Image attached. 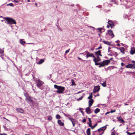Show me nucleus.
I'll list each match as a JSON object with an SVG mask.
<instances>
[{"label":"nucleus","instance_id":"nucleus-1","mask_svg":"<svg viewBox=\"0 0 135 135\" xmlns=\"http://www.w3.org/2000/svg\"><path fill=\"white\" fill-rule=\"evenodd\" d=\"M100 60H94V61L95 63V65H99V67H101L107 65L110 62V61L109 60H104L102 62H98Z\"/></svg>","mask_w":135,"mask_h":135},{"label":"nucleus","instance_id":"nucleus-2","mask_svg":"<svg viewBox=\"0 0 135 135\" xmlns=\"http://www.w3.org/2000/svg\"><path fill=\"white\" fill-rule=\"evenodd\" d=\"M55 88L57 89V90L56 91V92L59 94H62L63 93V91L65 90V88L61 86H58L57 85H54Z\"/></svg>","mask_w":135,"mask_h":135},{"label":"nucleus","instance_id":"nucleus-3","mask_svg":"<svg viewBox=\"0 0 135 135\" xmlns=\"http://www.w3.org/2000/svg\"><path fill=\"white\" fill-rule=\"evenodd\" d=\"M7 22V23L9 24L12 25L13 24H16V23L15 20L11 18L8 17H6L3 18Z\"/></svg>","mask_w":135,"mask_h":135},{"label":"nucleus","instance_id":"nucleus-4","mask_svg":"<svg viewBox=\"0 0 135 135\" xmlns=\"http://www.w3.org/2000/svg\"><path fill=\"white\" fill-rule=\"evenodd\" d=\"M85 53H86L85 54L86 55V56L87 58L89 57H91L94 58V59H97L96 57L94 56L93 53H91L90 54L87 51H85Z\"/></svg>","mask_w":135,"mask_h":135},{"label":"nucleus","instance_id":"nucleus-5","mask_svg":"<svg viewBox=\"0 0 135 135\" xmlns=\"http://www.w3.org/2000/svg\"><path fill=\"white\" fill-rule=\"evenodd\" d=\"M107 125L104 127L100 128L98 130V131L99 132V133H100V135H102L104 133V131L107 128Z\"/></svg>","mask_w":135,"mask_h":135},{"label":"nucleus","instance_id":"nucleus-6","mask_svg":"<svg viewBox=\"0 0 135 135\" xmlns=\"http://www.w3.org/2000/svg\"><path fill=\"white\" fill-rule=\"evenodd\" d=\"M132 62L133 64H131L126 65V67L127 68H131L132 69L135 68V66L134 65V64H135V61H132Z\"/></svg>","mask_w":135,"mask_h":135},{"label":"nucleus","instance_id":"nucleus-7","mask_svg":"<svg viewBox=\"0 0 135 135\" xmlns=\"http://www.w3.org/2000/svg\"><path fill=\"white\" fill-rule=\"evenodd\" d=\"M37 85L38 87H40L44 83L42 81H40L39 79L37 80L36 81Z\"/></svg>","mask_w":135,"mask_h":135},{"label":"nucleus","instance_id":"nucleus-8","mask_svg":"<svg viewBox=\"0 0 135 135\" xmlns=\"http://www.w3.org/2000/svg\"><path fill=\"white\" fill-rule=\"evenodd\" d=\"M107 32L108 35L111 37V38H113L114 37V35L113 32L112 30H108L107 31Z\"/></svg>","mask_w":135,"mask_h":135},{"label":"nucleus","instance_id":"nucleus-9","mask_svg":"<svg viewBox=\"0 0 135 135\" xmlns=\"http://www.w3.org/2000/svg\"><path fill=\"white\" fill-rule=\"evenodd\" d=\"M100 89V86L98 85L95 86L93 90V93H95L99 91Z\"/></svg>","mask_w":135,"mask_h":135},{"label":"nucleus","instance_id":"nucleus-10","mask_svg":"<svg viewBox=\"0 0 135 135\" xmlns=\"http://www.w3.org/2000/svg\"><path fill=\"white\" fill-rule=\"evenodd\" d=\"M108 23L110 26L111 28H113L114 26V23L111 20H109L108 22Z\"/></svg>","mask_w":135,"mask_h":135},{"label":"nucleus","instance_id":"nucleus-11","mask_svg":"<svg viewBox=\"0 0 135 135\" xmlns=\"http://www.w3.org/2000/svg\"><path fill=\"white\" fill-rule=\"evenodd\" d=\"M95 55H96L98 57V59H99V56H102V55L101 54V51L98 50V51H96L95 52Z\"/></svg>","mask_w":135,"mask_h":135},{"label":"nucleus","instance_id":"nucleus-12","mask_svg":"<svg viewBox=\"0 0 135 135\" xmlns=\"http://www.w3.org/2000/svg\"><path fill=\"white\" fill-rule=\"evenodd\" d=\"M69 119L71 121L73 126L74 127L75 124L76 120L71 117V118H69Z\"/></svg>","mask_w":135,"mask_h":135},{"label":"nucleus","instance_id":"nucleus-13","mask_svg":"<svg viewBox=\"0 0 135 135\" xmlns=\"http://www.w3.org/2000/svg\"><path fill=\"white\" fill-rule=\"evenodd\" d=\"M117 119L118 121L120 122L121 123H123L124 122V121L121 117V116H120L118 117H117Z\"/></svg>","mask_w":135,"mask_h":135},{"label":"nucleus","instance_id":"nucleus-14","mask_svg":"<svg viewBox=\"0 0 135 135\" xmlns=\"http://www.w3.org/2000/svg\"><path fill=\"white\" fill-rule=\"evenodd\" d=\"M90 107L89 106L88 107L86 108V112L88 114H90L91 113V109L90 108Z\"/></svg>","mask_w":135,"mask_h":135},{"label":"nucleus","instance_id":"nucleus-15","mask_svg":"<svg viewBox=\"0 0 135 135\" xmlns=\"http://www.w3.org/2000/svg\"><path fill=\"white\" fill-rule=\"evenodd\" d=\"M94 102V100L93 99H91L89 101V107H90L93 104V102Z\"/></svg>","mask_w":135,"mask_h":135},{"label":"nucleus","instance_id":"nucleus-16","mask_svg":"<svg viewBox=\"0 0 135 135\" xmlns=\"http://www.w3.org/2000/svg\"><path fill=\"white\" fill-rule=\"evenodd\" d=\"M130 53L131 54H133L135 53V48H132L130 51Z\"/></svg>","mask_w":135,"mask_h":135},{"label":"nucleus","instance_id":"nucleus-17","mask_svg":"<svg viewBox=\"0 0 135 135\" xmlns=\"http://www.w3.org/2000/svg\"><path fill=\"white\" fill-rule=\"evenodd\" d=\"M58 123L60 126H63L64 125V123L62 122L61 120H58Z\"/></svg>","mask_w":135,"mask_h":135},{"label":"nucleus","instance_id":"nucleus-18","mask_svg":"<svg viewBox=\"0 0 135 135\" xmlns=\"http://www.w3.org/2000/svg\"><path fill=\"white\" fill-rule=\"evenodd\" d=\"M27 100L30 102H32L33 100L31 99V98L29 96L26 97V100Z\"/></svg>","mask_w":135,"mask_h":135},{"label":"nucleus","instance_id":"nucleus-19","mask_svg":"<svg viewBox=\"0 0 135 135\" xmlns=\"http://www.w3.org/2000/svg\"><path fill=\"white\" fill-rule=\"evenodd\" d=\"M103 42L104 44H107L109 45H111L110 43L108 41H103Z\"/></svg>","mask_w":135,"mask_h":135},{"label":"nucleus","instance_id":"nucleus-20","mask_svg":"<svg viewBox=\"0 0 135 135\" xmlns=\"http://www.w3.org/2000/svg\"><path fill=\"white\" fill-rule=\"evenodd\" d=\"M90 128H88L87 129L86 131V133L87 135H90Z\"/></svg>","mask_w":135,"mask_h":135},{"label":"nucleus","instance_id":"nucleus-21","mask_svg":"<svg viewBox=\"0 0 135 135\" xmlns=\"http://www.w3.org/2000/svg\"><path fill=\"white\" fill-rule=\"evenodd\" d=\"M17 110L18 112L22 113H23L24 112L23 110L21 109H17Z\"/></svg>","mask_w":135,"mask_h":135},{"label":"nucleus","instance_id":"nucleus-22","mask_svg":"<svg viewBox=\"0 0 135 135\" xmlns=\"http://www.w3.org/2000/svg\"><path fill=\"white\" fill-rule=\"evenodd\" d=\"M121 52L123 53H124V49L123 47L120 48H119Z\"/></svg>","mask_w":135,"mask_h":135},{"label":"nucleus","instance_id":"nucleus-23","mask_svg":"<svg viewBox=\"0 0 135 135\" xmlns=\"http://www.w3.org/2000/svg\"><path fill=\"white\" fill-rule=\"evenodd\" d=\"M103 29L102 28H98L97 29V30L100 33H102V30Z\"/></svg>","mask_w":135,"mask_h":135},{"label":"nucleus","instance_id":"nucleus-24","mask_svg":"<svg viewBox=\"0 0 135 135\" xmlns=\"http://www.w3.org/2000/svg\"><path fill=\"white\" fill-rule=\"evenodd\" d=\"M44 62V60H40L38 62H37V63L38 64H42Z\"/></svg>","mask_w":135,"mask_h":135},{"label":"nucleus","instance_id":"nucleus-25","mask_svg":"<svg viewBox=\"0 0 135 135\" xmlns=\"http://www.w3.org/2000/svg\"><path fill=\"white\" fill-rule=\"evenodd\" d=\"M71 81L72 82L71 85L72 86L73 85H74L75 86L76 85V84H75V82L74 81V80L73 79H72L71 80Z\"/></svg>","mask_w":135,"mask_h":135},{"label":"nucleus","instance_id":"nucleus-26","mask_svg":"<svg viewBox=\"0 0 135 135\" xmlns=\"http://www.w3.org/2000/svg\"><path fill=\"white\" fill-rule=\"evenodd\" d=\"M100 111V109L99 108L96 109L94 110L95 113L96 114L97 113Z\"/></svg>","mask_w":135,"mask_h":135},{"label":"nucleus","instance_id":"nucleus-27","mask_svg":"<svg viewBox=\"0 0 135 135\" xmlns=\"http://www.w3.org/2000/svg\"><path fill=\"white\" fill-rule=\"evenodd\" d=\"M20 42L22 45H24L25 43V41H23L22 40H20Z\"/></svg>","mask_w":135,"mask_h":135},{"label":"nucleus","instance_id":"nucleus-28","mask_svg":"<svg viewBox=\"0 0 135 135\" xmlns=\"http://www.w3.org/2000/svg\"><path fill=\"white\" fill-rule=\"evenodd\" d=\"M102 85L104 87H105L106 86V81L104 82L102 84Z\"/></svg>","mask_w":135,"mask_h":135},{"label":"nucleus","instance_id":"nucleus-29","mask_svg":"<svg viewBox=\"0 0 135 135\" xmlns=\"http://www.w3.org/2000/svg\"><path fill=\"white\" fill-rule=\"evenodd\" d=\"M126 133H127L128 135H132V134H135V133L134 132L130 133L128 132V131H127Z\"/></svg>","mask_w":135,"mask_h":135},{"label":"nucleus","instance_id":"nucleus-30","mask_svg":"<svg viewBox=\"0 0 135 135\" xmlns=\"http://www.w3.org/2000/svg\"><path fill=\"white\" fill-rule=\"evenodd\" d=\"M56 117L57 119H59L61 118V117L59 114H58L56 115Z\"/></svg>","mask_w":135,"mask_h":135},{"label":"nucleus","instance_id":"nucleus-31","mask_svg":"<svg viewBox=\"0 0 135 135\" xmlns=\"http://www.w3.org/2000/svg\"><path fill=\"white\" fill-rule=\"evenodd\" d=\"M49 117L48 118V120H49L51 121L52 119V117L51 116H49Z\"/></svg>","mask_w":135,"mask_h":135},{"label":"nucleus","instance_id":"nucleus-32","mask_svg":"<svg viewBox=\"0 0 135 135\" xmlns=\"http://www.w3.org/2000/svg\"><path fill=\"white\" fill-rule=\"evenodd\" d=\"M64 114L65 116L68 117V118L69 119V118H71L70 117V116L68 114H66L65 113H64Z\"/></svg>","mask_w":135,"mask_h":135},{"label":"nucleus","instance_id":"nucleus-33","mask_svg":"<svg viewBox=\"0 0 135 135\" xmlns=\"http://www.w3.org/2000/svg\"><path fill=\"white\" fill-rule=\"evenodd\" d=\"M97 125V123H96L94 126H92V127H91V128L92 129H93L94 128H95Z\"/></svg>","mask_w":135,"mask_h":135},{"label":"nucleus","instance_id":"nucleus-34","mask_svg":"<svg viewBox=\"0 0 135 135\" xmlns=\"http://www.w3.org/2000/svg\"><path fill=\"white\" fill-rule=\"evenodd\" d=\"M83 98V97L82 96L80 98H79L78 99H77V100L78 101L82 99Z\"/></svg>","mask_w":135,"mask_h":135},{"label":"nucleus","instance_id":"nucleus-35","mask_svg":"<svg viewBox=\"0 0 135 135\" xmlns=\"http://www.w3.org/2000/svg\"><path fill=\"white\" fill-rule=\"evenodd\" d=\"M7 6H11L12 7L13 6V4L12 3H10L7 4Z\"/></svg>","mask_w":135,"mask_h":135},{"label":"nucleus","instance_id":"nucleus-36","mask_svg":"<svg viewBox=\"0 0 135 135\" xmlns=\"http://www.w3.org/2000/svg\"><path fill=\"white\" fill-rule=\"evenodd\" d=\"M3 50L1 49H0V53L1 54H3Z\"/></svg>","mask_w":135,"mask_h":135},{"label":"nucleus","instance_id":"nucleus-37","mask_svg":"<svg viewBox=\"0 0 135 135\" xmlns=\"http://www.w3.org/2000/svg\"><path fill=\"white\" fill-rule=\"evenodd\" d=\"M92 96H91V95H90V96H89L88 97V99H91L92 98Z\"/></svg>","mask_w":135,"mask_h":135},{"label":"nucleus","instance_id":"nucleus-38","mask_svg":"<svg viewBox=\"0 0 135 135\" xmlns=\"http://www.w3.org/2000/svg\"><path fill=\"white\" fill-rule=\"evenodd\" d=\"M24 95L25 96L26 98V97H27L29 96L27 94V93H24Z\"/></svg>","mask_w":135,"mask_h":135},{"label":"nucleus","instance_id":"nucleus-39","mask_svg":"<svg viewBox=\"0 0 135 135\" xmlns=\"http://www.w3.org/2000/svg\"><path fill=\"white\" fill-rule=\"evenodd\" d=\"M92 123H88V125L91 128L92 127V126H91Z\"/></svg>","mask_w":135,"mask_h":135},{"label":"nucleus","instance_id":"nucleus-40","mask_svg":"<svg viewBox=\"0 0 135 135\" xmlns=\"http://www.w3.org/2000/svg\"><path fill=\"white\" fill-rule=\"evenodd\" d=\"M115 112V110H111L109 112L110 113H112L114 112Z\"/></svg>","mask_w":135,"mask_h":135},{"label":"nucleus","instance_id":"nucleus-41","mask_svg":"<svg viewBox=\"0 0 135 135\" xmlns=\"http://www.w3.org/2000/svg\"><path fill=\"white\" fill-rule=\"evenodd\" d=\"M86 121V120L85 119H83L82 122L84 123H85Z\"/></svg>","mask_w":135,"mask_h":135},{"label":"nucleus","instance_id":"nucleus-42","mask_svg":"<svg viewBox=\"0 0 135 135\" xmlns=\"http://www.w3.org/2000/svg\"><path fill=\"white\" fill-rule=\"evenodd\" d=\"M19 0H15L14 1V2H16V3H18V2H19Z\"/></svg>","mask_w":135,"mask_h":135},{"label":"nucleus","instance_id":"nucleus-43","mask_svg":"<svg viewBox=\"0 0 135 135\" xmlns=\"http://www.w3.org/2000/svg\"><path fill=\"white\" fill-rule=\"evenodd\" d=\"M102 48V46H100V47H99L97 49V50H99L100 49H101Z\"/></svg>","mask_w":135,"mask_h":135},{"label":"nucleus","instance_id":"nucleus-44","mask_svg":"<svg viewBox=\"0 0 135 135\" xmlns=\"http://www.w3.org/2000/svg\"><path fill=\"white\" fill-rule=\"evenodd\" d=\"M1 57L2 59H4L6 58H5V56H2Z\"/></svg>","mask_w":135,"mask_h":135},{"label":"nucleus","instance_id":"nucleus-45","mask_svg":"<svg viewBox=\"0 0 135 135\" xmlns=\"http://www.w3.org/2000/svg\"><path fill=\"white\" fill-rule=\"evenodd\" d=\"M88 119H89V122H90L89 123H90V122L91 123V120L90 119V118H88Z\"/></svg>","mask_w":135,"mask_h":135},{"label":"nucleus","instance_id":"nucleus-46","mask_svg":"<svg viewBox=\"0 0 135 135\" xmlns=\"http://www.w3.org/2000/svg\"><path fill=\"white\" fill-rule=\"evenodd\" d=\"M69 52V51L68 50H66L65 51V53H67Z\"/></svg>","mask_w":135,"mask_h":135},{"label":"nucleus","instance_id":"nucleus-47","mask_svg":"<svg viewBox=\"0 0 135 135\" xmlns=\"http://www.w3.org/2000/svg\"><path fill=\"white\" fill-rule=\"evenodd\" d=\"M115 42L117 43H118V42L119 43L120 41L119 40H118L117 41H115Z\"/></svg>","mask_w":135,"mask_h":135},{"label":"nucleus","instance_id":"nucleus-48","mask_svg":"<svg viewBox=\"0 0 135 135\" xmlns=\"http://www.w3.org/2000/svg\"><path fill=\"white\" fill-rule=\"evenodd\" d=\"M110 113V112H108L107 113H105V115H107L108 114H109V113Z\"/></svg>","mask_w":135,"mask_h":135},{"label":"nucleus","instance_id":"nucleus-49","mask_svg":"<svg viewBox=\"0 0 135 135\" xmlns=\"http://www.w3.org/2000/svg\"><path fill=\"white\" fill-rule=\"evenodd\" d=\"M0 135H7V134H1Z\"/></svg>","mask_w":135,"mask_h":135},{"label":"nucleus","instance_id":"nucleus-50","mask_svg":"<svg viewBox=\"0 0 135 135\" xmlns=\"http://www.w3.org/2000/svg\"><path fill=\"white\" fill-rule=\"evenodd\" d=\"M121 65L122 66H123L124 65V64L122 62L121 63Z\"/></svg>","mask_w":135,"mask_h":135},{"label":"nucleus","instance_id":"nucleus-51","mask_svg":"<svg viewBox=\"0 0 135 135\" xmlns=\"http://www.w3.org/2000/svg\"><path fill=\"white\" fill-rule=\"evenodd\" d=\"M110 25H107V27L108 28H109V27H110Z\"/></svg>","mask_w":135,"mask_h":135},{"label":"nucleus","instance_id":"nucleus-52","mask_svg":"<svg viewBox=\"0 0 135 135\" xmlns=\"http://www.w3.org/2000/svg\"><path fill=\"white\" fill-rule=\"evenodd\" d=\"M88 27H91L92 28H94L93 27H92V26H88Z\"/></svg>","mask_w":135,"mask_h":135},{"label":"nucleus","instance_id":"nucleus-53","mask_svg":"<svg viewBox=\"0 0 135 135\" xmlns=\"http://www.w3.org/2000/svg\"><path fill=\"white\" fill-rule=\"evenodd\" d=\"M124 105H128V104H126V103H125L124 104Z\"/></svg>","mask_w":135,"mask_h":135},{"label":"nucleus","instance_id":"nucleus-54","mask_svg":"<svg viewBox=\"0 0 135 135\" xmlns=\"http://www.w3.org/2000/svg\"><path fill=\"white\" fill-rule=\"evenodd\" d=\"M94 48H92V49H91V51H93V50H94Z\"/></svg>","mask_w":135,"mask_h":135},{"label":"nucleus","instance_id":"nucleus-55","mask_svg":"<svg viewBox=\"0 0 135 135\" xmlns=\"http://www.w3.org/2000/svg\"><path fill=\"white\" fill-rule=\"evenodd\" d=\"M120 45V44H118L117 45V46H119Z\"/></svg>","mask_w":135,"mask_h":135},{"label":"nucleus","instance_id":"nucleus-56","mask_svg":"<svg viewBox=\"0 0 135 135\" xmlns=\"http://www.w3.org/2000/svg\"><path fill=\"white\" fill-rule=\"evenodd\" d=\"M98 35H99V37H100L101 36L100 34V33H98Z\"/></svg>","mask_w":135,"mask_h":135},{"label":"nucleus","instance_id":"nucleus-57","mask_svg":"<svg viewBox=\"0 0 135 135\" xmlns=\"http://www.w3.org/2000/svg\"><path fill=\"white\" fill-rule=\"evenodd\" d=\"M4 118V119H6L7 120H8V121H9V120H8V119H6L5 118Z\"/></svg>","mask_w":135,"mask_h":135},{"label":"nucleus","instance_id":"nucleus-58","mask_svg":"<svg viewBox=\"0 0 135 135\" xmlns=\"http://www.w3.org/2000/svg\"><path fill=\"white\" fill-rule=\"evenodd\" d=\"M92 94H93V93H91V94H90V95H91V96H92Z\"/></svg>","mask_w":135,"mask_h":135},{"label":"nucleus","instance_id":"nucleus-59","mask_svg":"<svg viewBox=\"0 0 135 135\" xmlns=\"http://www.w3.org/2000/svg\"><path fill=\"white\" fill-rule=\"evenodd\" d=\"M99 94H98L96 96H99Z\"/></svg>","mask_w":135,"mask_h":135},{"label":"nucleus","instance_id":"nucleus-60","mask_svg":"<svg viewBox=\"0 0 135 135\" xmlns=\"http://www.w3.org/2000/svg\"><path fill=\"white\" fill-rule=\"evenodd\" d=\"M80 93V91H79V92H78V93Z\"/></svg>","mask_w":135,"mask_h":135},{"label":"nucleus","instance_id":"nucleus-61","mask_svg":"<svg viewBox=\"0 0 135 135\" xmlns=\"http://www.w3.org/2000/svg\"><path fill=\"white\" fill-rule=\"evenodd\" d=\"M78 59H81L80 58H78Z\"/></svg>","mask_w":135,"mask_h":135},{"label":"nucleus","instance_id":"nucleus-62","mask_svg":"<svg viewBox=\"0 0 135 135\" xmlns=\"http://www.w3.org/2000/svg\"><path fill=\"white\" fill-rule=\"evenodd\" d=\"M27 1L28 2H30V0H28Z\"/></svg>","mask_w":135,"mask_h":135},{"label":"nucleus","instance_id":"nucleus-63","mask_svg":"<svg viewBox=\"0 0 135 135\" xmlns=\"http://www.w3.org/2000/svg\"><path fill=\"white\" fill-rule=\"evenodd\" d=\"M110 59H113L112 58H110Z\"/></svg>","mask_w":135,"mask_h":135},{"label":"nucleus","instance_id":"nucleus-64","mask_svg":"<svg viewBox=\"0 0 135 135\" xmlns=\"http://www.w3.org/2000/svg\"><path fill=\"white\" fill-rule=\"evenodd\" d=\"M25 135H28V134H25Z\"/></svg>","mask_w":135,"mask_h":135}]
</instances>
